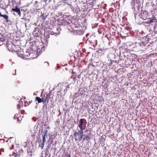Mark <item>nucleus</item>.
I'll return each mask as SVG.
<instances>
[{"label":"nucleus","mask_w":157,"mask_h":157,"mask_svg":"<svg viewBox=\"0 0 157 157\" xmlns=\"http://www.w3.org/2000/svg\"><path fill=\"white\" fill-rule=\"evenodd\" d=\"M147 21L143 22V24L145 26H149L150 25L154 22L156 20V19L155 17H153L151 18H148L147 19Z\"/></svg>","instance_id":"f257e3e1"},{"label":"nucleus","mask_w":157,"mask_h":157,"mask_svg":"<svg viewBox=\"0 0 157 157\" xmlns=\"http://www.w3.org/2000/svg\"><path fill=\"white\" fill-rule=\"evenodd\" d=\"M56 34V33L54 32L51 29L49 30L46 29L44 31V35L46 39L49 38L51 35H55Z\"/></svg>","instance_id":"f03ea898"},{"label":"nucleus","mask_w":157,"mask_h":157,"mask_svg":"<svg viewBox=\"0 0 157 157\" xmlns=\"http://www.w3.org/2000/svg\"><path fill=\"white\" fill-rule=\"evenodd\" d=\"M74 34L75 35L80 36L82 35L84 32L82 27L77 28L73 31Z\"/></svg>","instance_id":"7ed1b4c3"},{"label":"nucleus","mask_w":157,"mask_h":157,"mask_svg":"<svg viewBox=\"0 0 157 157\" xmlns=\"http://www.w3.org/2000/svg\"><path fill=\"white\" fill-rule=\"evenodd\" d=\"M131 5L132 6V9L134 10L135 12H139L138 4L137 3H135V1L132 0L131 2Z\"/></svg>","instance_id":"20e7f679"},{"label":"nucleus","mask_w":157,"mask_h":157,"mask_svg":"<svg viewBox=\"0 0 157 157\" xmlns=\"http://www.w3.org/2000/svg\"><path fill=\"white\" fill-rule=\"evenodd\" d=\"M148 12L147 11H143L139 15L140 17L144 20H146L148 16Z\"/></svg>","instance_id":"39448f33"},{"label":"nucleus","mask_w":157,"mask_h":157,"mask_svg":"<svg viewBox=\"0 0 157 157\" xmlns=\"http://www.w3.org/2000/svg\"><path fill=\"white\" fill-rule=\"evenodd\" d=\"M6 46L8 50L10 51L13 52L16 49L15 45L12 43L7 44Z\"/></svg>","instance_id":"423d86ee"},{"label":"nucleus","mask_w":157,"mask_h":157,"mask_svg":"<svg viewBox=\"0 0 157 157\" xmlns=\"http://www.w3.org/2000/svg\"><path fill=\"white\" fill-rule=\"evenodd\" d=\"M96 39L95 38V36L93 35L91 36L90 38H88L87 39V41H88L90 44H91L93 42H94V40H96Z\"/></svg>","instance_id":"0eeeda50"},{"label":"nucleus","mask_w":157,"mask_h":157,"mask_svg":"<svg viewBox=\"0 0 157 157\" xmlns=\"http://www.w3.org/2000/svg\"><path fill=\"white\" fill-rule=\"evenodd\" d=\"M33 51L32 48L30 47L28 49L25 53V55L27 56H29L30 55V53Z\"/></svg>","instance_id":"6e6552de"},{"label":"nucleus","mask_w":157,"mask_h":157,"mask_svg":"<svg viewBox=\"0 0 157 157\" xmlns=\"http://www.w3.org/2000/svg\"><path fill=\"white\" fill-rule=\"evenodd\" d=\"M12 10L14 12H17L18 15L20 16L21 14L20 10L17 6H16L14 8H13L12 9Z\"/></svg>","instance_id":"1a4fd4ad"},{"label":"nucleus","mask_w":157,"mask_h":157,"mask_svg":"<svg viewBox=\"0 0 157 157\" xmlns=\"http://www.w3.org/2000/svg\"><path fill=\"white\" fill-rule=\"evenodd\" d=\"M43 136V142L42 144L40 145H39V146L41 147L42 149H43V147L44 145V143L46 142V140H45L46 138V137H44V136Z\"/></svg>","instance_id":"9d476101"},{"label":"nucleus","mask_w":157,"mask_h":157,"mask_svg":"<svg viewBox=\"0 0 157 157\" xmlns=\"http://www.w3.org/2000/svg\"><path fill=\"white\" fill-rule=\"evenodd\" d=\"M72 21L70 20L67 19L63 21V24H64V25H69L72 23Z\"/></svg>","instance_id":"9b49d317"},{"label":"nucleus","mask_w":157,"mask_h":157,"mask_svg":"<svg viewBox=\"0 0 157 157\" xmlns=\"http://www.w3.org/2000/svg\"><path fill=\"white\" fill-rule=\"evenodd\" d=\"M33 33L35 36H39L41 34L40 32H39V31H37V30L33 32Z\"/></svg>","instance_id":"f8f14e48"},{"label":"nucleus","mask_w":157,"mask_h":157,"mask_svg":"<svg viewBox=\"0 0 157 157\" xmlns=\"http://www.w3.org/2000/svg\"><path fill=\"white\" fill-rule=\"evenodd\" d=\"M0 17H3L6 20L7 22H8L10 21V20L8 19V16L6 15H2L1 13H0Z\"/></svg>","instance_id":"ddd939ff"},{"label":"nucleus","mask_w":157,"mask_h":157,"mask_svg":"<svg viewBox=\"0 0 157 157\" xmlns=\"http://www.w3.org/2000/svg\"><path fill=\"white\" fill-rule=\"evenodd\" d=\"M90 44L93 46L92 48L93 49H95V48L96 47L97 45V40H94V42H93L92 43H91V44Z\"/></svg>","instance_id":"4468645a"},{"label":"nucleus","mask_w":157,"mask_h":157,"mask_svg":"<svg viewBox=\"0 0 157 157\" xmlns=\"http://www.w3.org/2000/svg\"><path fill=\"white\" fill-rule=\"evenodd\" d=\"M42 136H44V137H47V133H48V130L46 129H44V131H43V130L42 131Z\"/></svg>","instance_id":"2eb2a0df"},{"label":"nucleus","mask_w":157,"mask_h":157,"mask_svg":"<svg viewBox=\"0 0 157 157\" xmlns=\"http://www.w3.org/2000/svg\"><path fill=\"white\" fill-rule=\"evenodd\" d=\"M33 148L32 146L28 147L27 148L28 154H32Z\"/></svg>","instance_id":"dca6fc26"},{"label":"nucleus","mask_w":157,"mask_h":157,"mask_svg":"<svg viewBox=\"0 0 157 157\" xmlns=\"http://www.w3.org/2000/svg\"><path fill=\"white\" fill-rule=\"evenodd\" d=\"M16 49L15 50L17 49L18 50V52H19L20 53L23 52V49L21 48L18 45H15Z\"/></svg>","instance_id":"f3484780"},{"label":"nucleus","mask_w":157,"mask_h":157,"mask_svg":"<svg viewBox=\"0 0 157 157\" xmlns=\"http://www.w3.org/2000/svg\"><path fill=\"white\" fill-rule=\"evenodd\" d=\"M70 85H68L67 86H65L64 85H62V87L63 88V87H65V88L64 90V93H66L67 91L68 90V89H69L70 88Z\"/></svg>","instance_id":"a211bd4d"},{"label":"nucleus","mask_w":157,"mask_h":157,"mask_svg":"<svg viewBox=\"0 0 157 157\" xmlns=\"http://www.w3.org/2000/svg\"><path fill=\"white\" fill-rule=\"evenodd\" d=\"M14 51L17 52V54L19 57H22L24 54L23 52L20 53L19 52H18V50L17 49H15Z\"/></svg>","instance_id":"6ab92c4d"},{"label":"nucleus","mask_w":157,"mask_h":157,"mask_svg":"<svg viewBox=\"0 0 157 157\" xmlns=\"http://www.w3.org/2000/svg\"><path fill=\"white\" fill-rule=\"evenodd\" d=\"M91 137L88 135L86 136L84 135V137H83V141H84V140H88L91 139Z\"/></svg>","instance_id":"aec40b11"},{"label":"nucleus","mask_w":157,"mask_h":157,"mask_svg":"<svg viewBox=\"0 0 157 157\" xmlns=\"http://www.w3.org/2000/svg\"><path fill=\"white\" fill-rule=\"evenodd\" d=\"M36 101H38V103H41L43 101V98H40L39 97H36L35 98Z\"/></svg>","instance_id":"412c9836"},{"label":"nucleus","mask_w":157,"mask_h":157,"mask_svg":"<svg viewBox=\"0 0 157 157\" xmlns=\"http://www.w3.org/2000/svg\"><path fill=\"white\" fill-rule=\"evenodd\" d=\"M86 121V120L85 119L82 118L80 119L79 121L78 125H83L84 123V121Z\"/></svg>","instance_id":"4be33fe9"},{"label":"nucleus","mask_w":157,"mask_h":157,"mask_svg":"<svg viewBox=\"0 0 157 157\" xmlns=\"http://www.w3.org/2000/svg\"><path fill=\"white\" fill-rule=\"evenodd\" d=\"M80 136H79V138H78V140L79 141H80L82 139H83V137H84V135L83 134V133H82V132L80 133Z\"/></svg>","instance_id":"5701e85b"},{"label":"nucleus","mask_w":157,"mask_h":157,"mask_svg":"<svg viewBox=\"0 0 157 157\" xmlns=\"http://www.w3.org/2000/svg\"><path fill=\"white\" fill-rule=\"evenodd\" d=\"M51 94V92H50V93L47 94L46 95L45 98L48 99V100H49V99H50Z\"/></svg>","instance_id":"b1692460"},{"label":"nucleus","mask_w":157,"mask_h":157,"mask_svg":"<svg viewBox=\"0 0 157 157\" xmlns=\"http://www.w3.org/2000/svg\"><path fill=\"white\" fill-rule=\"evenodd\" d=\"M4 40V36L2 34H0V41L3 42Z\"/></svg>","instance_id":"393cba45"},{"label":"nucleus","mask_w":157,"mask_h":157,"mask_svg":"<svg viewBox=\"0 0 157 157\" xmlns=\"http://www.w3.org/2000/svg\"><path fill=\"white\" fill-rule=\"evenodd\" d=\"M41 19H43L44 20L46 18L47 16H44L43 14H42L40 16Z\"/></svg>","instance_id":"a878e982"},{"label":"nucleus","mask_w":157,"mask_h":157,"mask_svg":"<svg viewBox=\"0 0 157 157\" xmlns=\"http://www.w3.org/2000/svg\"><path fill=\"white\" fill-rule=\"evenodd\" d=\"M43 101H42L43 103H44L46 102H47L48 103V102L49 100H48V99H47L46 98H45L44 99H43Z\"/></svg>","instance_id":"bb28decb"},{"label":"nucleus","mask_w":157,"mask_h":157,"mask_svg":"<svg viewBox=\"0 0 157 157\" xmlns=\"http://www.w3.org/2000/svg\"><path fill=\"white\" fill-rule=\"evenodd\" d=\"M156 27V26H155L153 27L154 29H153V31H154L155 33H157V31H155Z\"/></svg>","instance_id":"cd10ccee"},{"label":"nucleus","mask_w":157,"mask_h":157,"mask_svg":"<svg viewBox=\"0 0 157 157\" xmlns=\"http://www.w3.org/2000/svg\"><path fill=\"white\" fill-rule=\"evenodd\" d=\"M63 21L62 22H60L58 24V25H60V26H64V24H63Z\"/></svg>","instance_id":"c85d7f7f"},{"label":"nucleus","mask_w":157,"mask_h":157,"mask_svg":"<svg viewBox=\"0 0 157 157\" xmlns=\"http://www.w3.org/2000/svg\"><path fill=\"white\" fill-rule=\"evenodd\" d=\"M65 156L66 157H71V155H70V154H68L67 153L65 154Z\"/></svg>","instance_id":"c756f323"},{"label":"nucleus","mask_w":157,"mask_h":157,"mask_svg":"<svg viewBox=\"0 0 157 157\" xmlns=\"http://www.w3.org/2000/svg\"><path fill=\"white\" fill-rule=\"evenodd\" d=\"M26 157H32V154H28Z\"/></svg>","instance_id":"7c9ffc66"},{"label":"nucleus","mask_w":157,"mask_h":157,"mask_svg":"<svg viewBox=\"0 0 157 157\" xmlns=\"http://www.w3.org/2000/svg\"><path fill=\"white\" fill-rule=\"evenodd\" d=\"M44 64L46 66H49V63L48 62H45Z\"/></svg>","instance_id":"2f4dec72"},{"label":"nucleus","mask_w":157,"mask_h":157,"mask_svg":"<svg viewBox=\"0 0 157 157\" xmlns=\"http://www.w3.org/2000/svg\"><path fill=\"white\" fill-rule=\"evenodd\" d=\"M78 135V134L77 133V132L75 131V132L74 133V137L77 136Z\"/></svg>","instance_id":"473e14b6"},{"label":"nucleus","mask_w":157,"mask_h":157,"mask_svg":"<svg viewBox=\"0 0 157 157\" xmlns=\"http://www.w3.org/2000/svg\"><path fill=\"white\" fill-rule=\"evenodd\" d=\"M82 126H83V125H78V127H79L80 129H81V128H82Z\"/></svg>","instance_id":"72a5a7b5"},{"label":"nucleus","mask_w":157,"mask_h":157,"mask_svg":"<svg viewBox=\"0 0 157 157\" xmlns=\"http://www.w3.org/2000/svg\"><path fill=\"white\" fill-rule=\"evenodd\" d=\"M84 128H82L81 129H80V130H79L80 132V133H81L82 132V133H83V130L84 129Z\"/></svg>","instance_id":"f704fd0d"},{"label":"nucleus","mask_w":157,"mask_h":157,"mask_svg":"<svg viewBox=\"0 0 157 157\" xmlns=\"http://www.w3.org/2000/svg\"><path fill=\"white\" fill-rule=\"evenodd\" d=\"M77 132V133L78 135L79 134H80V132L79 130H78V131H76Z\"/></svg>","instance_id":"c9c22d12"},{"label":"nucleus","mask_w":157,"mask_h":157,"mask_svg":"<svg viewBox=\"0 0 157 157\" xmlns=\"http://www.w3.org/2000/svg\"><path fill=\"white\" fill-rule=\"evenodd\" d=\"M57 30L58 31H59V30H61V28L60 27H59V28L57 29Z\"/></svg>","instance_id":"e433bc0d"},{"label":"nucleus","mask_w":157,"mask_h":157,"mask_svg":"<svg viewBox=\"0 0 157 157\" xmlns=\"http://www.w3.org/2000/svg\"><path fill=\"white\" fill-rule=\"evenodd\" d=\"M77 78V77L76 76H75V77H74L73 78V80H74V82H75V80L76 79V78Z\"/></svg>","instance_id":"4c0bfd02"},{"label":"nucleus","mask_w":157,"mask_h":157,"mask_svg":"<svg viewBox=\"0 0 157 157\" xmlns=\"http://www.w3.org/2000/svg\"><path fill=\"white\" fill-rule=\"evenodd\" d=\"M17 108H18V109H21V107L20 106V105L19 104L18 105V106L17 107Z\"/></svg>","instance_id":"58836bf2"},{"label":"nucleus","mask_w":157,"mask_h":157,"mask_svg":"<svg viewBox=\"0 0 157 157\" xmlns=\"http://www.w3.org/2000/svg\"><path fill=\"white\" fill-rule=\"evenodd\" d=\"M17 117V114H15V115H14V118L15 119L16 118V117Z\"/></svg>","instance_id":"ea45409f"},{"label":"nucleus","mask_w":157,"mask_h":157,"mask_svg":"<svg viewBox=\"0 0 157 157\" xmlns=\"http://www.w3.org/2000/svg\"><path fill=\"white\" fill-rule=\"evenodd\" d=\"M114 61H113V60H110L111 63H109V65H112V62H114Z\"/></svg>","instance_id":"a19ab883"},{"label":"nucleus","mask_w":157,"mask_h":157,"mask_svg":"<svg viewBox=\"0 0 157 157\" xmlns=\"http://www.w3.org/2000/svg\"><path fill=\"white\" fill-rule=\"evenodd\" d=\"M89 35V33H87L86 35V37H87Z\"/></svg>","instance_id":"79ce46f5"},{"label":"nucleus","mask_w":157,"mask_h":157,"mask_svg":"<svg viewBox=\"0 0 157 157\" xmlns=\"http://www.w3.org/2000/svg\"><path fill=\"white\" fill-rule=\"evenodd\" d=\"M25 20L26 21H27L28 22H29V20L28 19H26Z\"/></svg>","instance_id":"37998d69"},{"label":"nucleus","mask_w":157,"mask_h":157,"mask_svg":"<svg viewBox=\"0 0 157 157\" xmlns=\"http://www.w3.org/2000/svg\"><path fill=\"white\" fill-rule=\"evenodd\" d=\"M75 137V140L76 141H77V140H78V139H77V136H76V137Z\"/></svg>","instance_id":"c03bdc74"},{"label":"nucleus","mask_w":157,"mask_h":157,"mask_svg":"<svg viewBox=\"0 0 157 157\" xmlns=\"http://www.w3.org/2000/svg\"><path fill=\"white\" fill-rule=\"evenodd\" d=\"M77 77H78V78H79L80 77V76H79V75H77V76H76Z\"/></svg>","instance_id":"a18cd8bd"},{"label":"nucleus","mask_w":157,"mask_h":157,"mask_svg":"<svg viewBox=\"0 0 157 157\" xmlns=\"http://www.w3.org/2000/svg\"><path fill=\"white\" fill-rule=\"evenodd\" d=\"M14 147V146L13 145L12 146V147L11 148V149H12Z\"/></svg>","instance_id":"49530a36"},{"label":"nucleus","mask_w":157,"mask_h":157,"mask_svg":"<svg viewBox=\"0 0 157 157\" xmlns=\"http://www.w3.org/2000/svg\"><path fill=\"white\" fill-rule=\"evenodd\" d=\"M12 138V137H10V138H9V139H8V140L6 141V142H8V140H10V139H11Z\"/></svg>","instance_id":"de8ad7c7"},{"label":"nucleus","mask_w":157,"mask_h":157,"mask_svg":"<svg viewBox=\"0 0 157 157\" xmlns=\"http://www.w3.org/2000/svg\"><path fill=\"white\" fill-rule=\"evenodd\" d=\"M67 16L66 15H63V17H64V18L66 17H67Z\"/></svg>","instance_id":"09e8293b"},{"label":"nucleus","mask_w":157,"mask_h":157,"mask_svg":"<svg viewBox=\"0 0 157 157\" xmlns=\"http://www.w3.org/2000/svg\"><path fill=\"white\" fill-rule=\"evenodd\" d=\"M88 130L87 129H86V130H85V132H88Z\"/></svg>","instance_id":"8fccbe9b"},{"label":"nucleus","mask_w":157,"mask_h":157,"mask_svg":"<svg viewBox=\"0 0 157 157\" xmlns=\"http://www.w3.org/2000/svg\"><path fill=\"white\" fill-rule=\"evenodd\" d=\"M1 140H2V141H3L4 142V140H3V139H0V141H1Z\"/></svg>","instance_id":"3c124183"},{"label":"nucleus","mask_w":157,"mask_h":157,"mask_svg":"<svg viewBox=\"0 0 157 157\" xmlns=\"http://www.w3.org/2000/svg\"><path fill=\"white\" fill-rule=\"evenodd\" d=\"M37 3H38V2H37V1H35V4H37Z\"/></svg>","instance_id":"603ef678"},{"label":"nucleus","mask_w":157,"mask_h":157,"mask_svg":"<svg viewBox=\"0 0 157 157\" xmlns=\"http://www.w3.org/2000/svg\"><path fill=\"white\" fill-rule=\"evenodd\" d=\"M77 94H77H77H75V96H77Z\"/></svg>","instance_id":"864d4df0"},{"label":"nucleus","mask_w":157,"mask_h":157,"mask_svg":"<svg viewBox=\"0 0 157 157\" xmlns=\"http://www.w3.org/2000/svg\"><path fill=\"white\" fill-rule=\"evenodd\" d=\"M136 14H135V18L136 17Z\"/></svg>","instance_id":"5fc2aeb1"},{"label":"nucleus","mask_w":157,"mask_h":157,"mask_svg":"<svg viewBox=\"0 0 157 157\" xmlns=\"http://www.w3.org/2000/svg\"><path fill=\"white\" fill-rule=\"evenodd\" d=\"M1 151H0V155H1Z\"/></svg>","instance_id":"6e6d98bb"},{"label":"nucleus","mask_w":157,"mask_h":157,"mask_svg":"<svg viewBox=\"0 0 157 157\" xmlns=\"http://www.w3.org/2000/svg\"><path fill=\"white\" fill-rule=\"evenodd\" d=\"M15 157H16L17 156V155H14Z\"/></svg>","instance_id":"4d7b16f0"},{"label":"nucleus","mask_w":157,"mask_h":157,"mask_svg":"<svg viewBox=\"0 0 157 157\" xmlns=\"http://www.w3.org/2000/svg\"><path fill=\"white\" fill-rule=\"evenodd\" d=\"M15 157H16L17 156V155H14Z\"/></svg>","instance_id":"13d9d810"},{"label":"nucleus","mask_w":157,"mask_h":157,"mask_svg":"<svg viewBox=\"0 0 157 157\" xmlns=\"http://www.w3.org/2000/svg\"><path fill=\"white\" fill-rule=\"evenodd\" d=\"M59 32L58 33H57V34H59Z\"/></svg>","instance_id":"bf43d9fd"},{"label":"nucleus","mask_w":157,"mask_h":157,"mask_svg":"<svg viewBox=\"0 0 157 157\" xmlns=\"http://www.w3.org/2000/svg\"><path fill=\"white\" fill-rule=\"evenodd\" d=\"M16 71V70H15V72ZM15 74H16V72H15Z\"/></svg>","instance_id":"052dcab7"},{"label":"nucleus","mask_w":157,"mask_h":157,"mask_svg":"<svg viewBox=\"0 0 157 157\" xmlns=\"http://www.w3.org/2000/svg\"><path fill=\"white\" fill-rule=\"evenodd\" d=\"M59 84H58V86H59Z\"/></svg>","instance_id":"680f3d73"},{"label":"nucleus","mask_w":157,"mask_h":157,"mask_svg":"<svg viewBox=\"0 0 157 157\" xmlns=\"http://www.w3.org/2000/svg\"><path fill=\"white\" fill-rule=\"evenodd\" d=\"M34 95H36V94H35L34 93Z\"/></svg>","instance_id":"e2e57ef3"}]
</instances>
